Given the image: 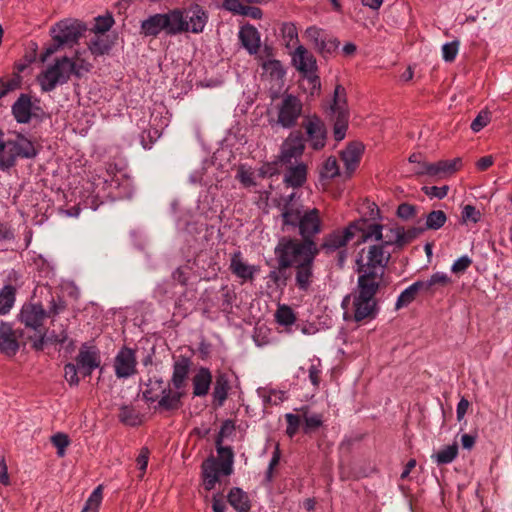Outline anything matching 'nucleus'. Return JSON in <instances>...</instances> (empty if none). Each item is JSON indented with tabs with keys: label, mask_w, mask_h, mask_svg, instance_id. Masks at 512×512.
<instances>
[{
	"label": "nucleus",
	"mask_w": 512,
	"mask_h": 512,
	"mask_svg": "<svg viewBox=\"0 0 512 512\" xmlns=\"http://www.w3.org/2000/svg\"><path fill=\"white\" fill-rule=\"evenodd\" d=\"M150 451L147 447H143L140 450V453L136 459L137 465L139 466V469L142 471L140 478L144 476V473L146 471L148 460H149Z\"/></svg>",
	"instance_id": "774afa93"
},
{
	"label": "nucleus",
	"mask_w": 512,
	"mask_h": 512,
	"mask_svg": "<svg viewBox=\"0 0 512 512\" xmlns=\"http://www.w3.org/2000/svg\"><path fill=\"white\" fill-rule=\"evenodd\" d=\"M263 69L275 80H281L285 75V70L279 60H269L264 62Z\"/></svg>",
	"instance_id": "8fccbe9b"
},
{
	"label": "nucleus",
	"mask_w": 512,
	"mask_h": 512,
	"mask_svg": "<svg viewBox=\"0 0 512 512\" xmlns=\"http://www.w3.org/2000/svg\"><path fill=\"white\" fill-rule=\"evenodd\" d=\"M274 254L283 268H291L305 260H315L318 256L317 244L314 240H302L283 236L279 239Z\"/></svg>",
	"instance_id": "f03ea898"
},
{
	"label": "nucleus",
	"mask_w": 512,
	"mask_h": 512,
	"mask_svg": "<svg viewBox=\"0 0 512 512\" xmlns=\"http://www.w3.org/2000/svg\"><path fill=\"white\" fill-rule=\"evenodd\" d=\"M416 215V207L409 203H402L397 208V216L401 219L408 220Z\"/></svg>",
	"instance_id": "69168bd1"
},
{
	"label": "nucleus",
	"mask_w": 512,
	"mask_h": 512,
	"mask_svg": "<svg viewBox=\"0 0 512 512\" xmlns=\"http://www.w3.org/2000/svg\"><path fill=\"white\" fill-rule=\"evenodd\" d=\"M302 101L295 95L285 94L277 105V123L283 128H293L302 114Z\"/></svg>",
	"instance_id": "f8f14e48"
},
{
	"label": "nucleus",
	"mask_w": 512,
	"mask_h": 512,
	"mask_svg": "<svg viewBox=\"0 0 512 512\" xmlns=\"http://www.w3.org/2000/svg\"><path fill=\"white\" fill-rule=\"evenodd\" d=\"M184 395V391L176 390L172 386L166 384L165 388L161 390L159 399L156 401L157 405L154 409L160 412L177 411L182 407V398Z\"/></svg>",
	"instance_id": "6ab92c4d"
},
{
	"label": "nucleus",
	"mask_w": 512,
	"mask_h": 512,
	"mask_svg": "<svg viewBox=\"0 0 512 512\" xmlns=\"http://www.w3.org/2000/svg\"><path fill=\"white\" fill-rule=\"evenodd\" d=\"M16 288L12 285H5L0 291V314H6L15 302Z\"/></svg>",
	"instance_id": "a19ab883"
},
{
	"label": "nucleus",
	"mask_w": 512,
	"mask_h": 512,
	"mask_svg": "<svg viewBox=\"0 0 512 512\" xmlns=\"http://www.w3.org/2000/svg\"><path fill=\"white\" fill-rule=\"evenodd\" d=\"M373 277H358L353 295V318L356 322L365 319H374L378 313V304L375 298L380 289L381 282L372 281Z\"/></svg>",
	"instance_id": "20e7f679"
},
{
	"label": "nucleus",
	"mask_w": 512,
	"mask_h": 512,
	"mask_svg": "<svg viewBox=\"0 0 512 512\" xmlns=\"http://www.w3.org/2000/svg\"><path fill=\"white\" fill-rule=\"evenodd\" d=\"M458 456V445L453 443L438 452L432 454L431 458L437 465H446L452 463Z\"/></svg>",
	"instance_id": "e433bc0d"
},
{
	"label": "nucleus",
	"mask_w": 512,
	"mask_h": 512,
	"mask_svg": "<svg viewBox=\"0 0 512 512\" xmlns=\"http://www.w3.org/2000/svg\"><path fill=\"white\" fill-rule=\"evenodd\" d=\"M166 386L162 378L149 379L146 389L143 391V398L150 403H154L159 399L161 390Z\"/></svg>",
	"instance_id": "c9c22d12"
},
{
	"label": "nucleus",
	"mask_w": 512,
	"mask_h": 512,
	"mask_svg": "<svg viewBox=\"0 0 512 512\" xmlns=\"http://www.w3.org/2000/svg\"><path fill=\"white\" fill-rule=\"evenodd\" d=\"M229 269L237 278L243 282L252 281L255 274L259 272V267L255 265H249L244 262L242 253L236 251L232 254L230 259Z\"/></svg>",
	"instance_id": "5701e85b"
},
{
	"label": "nucleus",
	"mask_w": 512,
	"mask_h": 512,
	"mask_svg": "<svg viewBox=\"0 0 512 512\" xmlns=\"http://www.w3.org/2000/svg\"><path fill=\"white\" fill-rule=\"evenodd\" d=\"M331 110L336 115L333 128L334 139L339 142L345 138L349 115L346 107V92L342 85L335 87Z\"/></svg>",
	"instance_id": "9b49d317"
},
{
	"label": "nucleus",
	"mask_w": 512,
	"mask_h": 512,
	"mask_svg": "<svg viewBox=\"0 0 512 512\" xmlns=\"http://www.w3.org/2000/svg\"><path fill=\"white\" fill-rule=\"evenodd\" d=\"M305 150V140L300 131H294L284 140L281 147V162L292 164L293 160L300 158Z\"/></svg>",
	"instance_id": "2eb2a0df"
},
{
	"label": "nucleus",
	"mask_w": 512,
	"mask_h": 512,
	"mask_svg": "<svg viewBox=\"0 0 512 512\" xmlns=\"http://www.w3.org/2000/svg\"><path fill=\"white\" fill-rule=\"evenodd\" d=\"M471 264L472 259L469 256H461L452 264L451 271L455 274L463 273L470 267Z\"/></svg>",
	"instance_id": "e2e57ef3"
},
{
	"label": "nucleus",
	"mask_w": 512,
	"mask_h": 512,
	"mask_svg": "<svg viewBox=\"0 0 512 512\" xmlns=\"http://www.w3.org/2000/svg\"><path fill=\"white\" fill-rule=\"evenodd\" d=\"M309 372V380L315 388H318L321 382V363L320 360H317L316 363H312L308 369Z\"/></svg>",
	"instance_id": "052dcab7"
},
{
	"label": "nucleus",
	"mask_w": 512,
	"mask_h": 512,
	"mask_svg": "<svg viewBox=\"0 0 512 512\" xmlns=\"http://www.w3.org/2000/svg\"><path fill=\"white\" fill-rule=\"evenodd\" d=\"M75 362L83 377L90 376L93 370L101 364L100 353L95 347H89L84 344L81 346Z\"/></svg>",
	"instance_id": "f3484780"
},
{
	"label": "nucleus",
	"mask_w": 512,
	"mask_h": 512,
	"mask_svg": "<svg viewBox=\"0 0 512 512\" xmlns=\"http://www.w3.org/2000/svg\"><path fill=\"white\" fill-rule=\"evenodd\" d=\"M47 316L41 304L27 303L22 306L19 314L20 321L34 330L43 329V321Z\"/></svg>",
	"instance_id": "412c9836"
},
{
	"label": "nucleus",
	"mask_w": 512,
	"mask_h": 512,
	"mask_svg": "<svg viewBox=\"0 0 512 512\" xmlns=\"http://www.w3.org/2000/svg\"><path fill=\"white\" fill-rule=\"evenodd\" d=\"M462 221H472L477 223L480 220L481 214L473 205H466L462 210Z\"/></svg>",
	"instance_id": "0e129e2a"
},
{
	"label": "nucleus",
	"mask_w": 512,
	"mask_h": 512,
	"mask_svg": "<svg viewBox=\"0 0 512 512\" xmlns=\"http://www.w3.org/2000/svg\"><path fill=\"white\" fill-rule=\"evenodd\" d=\"M22 77L19 73H14L10 78L0 77V100L21 87Z\"/></svg>",
	"instance_id": "79ce46f5"
},
{
	"label": "nucleus",
	"mask_w": 512,
	"mask_h": 512,
	"mask_svg": "<svg viewBox=\"0 0 512 512\" xmlns=\"http://www.w3.org/2000/svg\"><path fill=\"white\" fill-rule=\"evenodd\" d=\"M300 411L304 420L303 432L305 434H310L323 425V416L317 413L310 414L308 406L301 407Z\"/></svg>",
	"instance_id": "f704fd0d"
},
{
	"label": "nucleus",
	"mask_w": 512,
	"mask_h": 512,
	"mask_svg": "<svg viewBox=\"0 0 512 512\" xmlns=\"http://www.w3.org/2000/svg\"><path fill=\"white\" fill-rule=\"evenodd\" d=\"M235 430V425L232 420H225L220 428V431L218 432L215 440V445L219 446L222 445L223 439L225 437L230 436Z\"/></svg>",
	"instance_id": "bf43d9fd"
},
{
	"label": "nucleus",
	"mask_w": 512,
	"mask_h": 512,
	"mask_svg": "<svg viewBox=\"0 0 512 512\" xmlns=\"http://www.w3.org/2000/svg\"><path fill=\"white\" fill-rule=\"evenodd\" d=\"M305 128L307 141L313 150L319 151L326 145L327 130L324 122L317 116H309L303 122Z\"/></svg>",
	"instance_id": "4468645a"
},
{
	"label": "nucleus",
	"mask_w": 512,
	"mask_h": 512,
	"mask_svg": "<svg viewBox=\"0 0 512 512\" xmlns=\"http://www.w3.org/2000/svg\"><path fill=\"white\" fill-rule=\"evenodd\" d=\"M78 366L74 363H67L64 366V377L70 386H77L80 382Z\"/></svg>",
	"instance_id": "6e6d98bb"
},
{
	"label": "nucleus",
	"mask_w": 512,
	"mask_h": 512,
	"mask_svg": "<svg viewBox=\"0 0 512 512\" xmlns=\"http://www.w3.org/2000/svg\"><path fill=\"white\" fill-rule=\"evenodd\" d=\"M491 121V114L487 110H482L478 113L472 121L470 128L473 132L477 133L486 127Z\"/></svg>",
	"instance_id": "864d4df0"
},
{
	"label": "nucleus",
	"mask_w": 512,
	"mask_h": 512,
	"mask_svg": "<svg viewBox=\"0 0 512 512\" xmlns=\"http://www.w3.org/2000/svg\"><path fill=\"white\" fill-rule=\"evenodd\" d=\"M102 499L103 487L102 485H99L90 494L81 512H99Z\"/></svg>",
	"instance_id": "c03bdc74"
},
{
	"label": "nucleus",
	"mask_w": 512,
	"mask_h": 512,
	"mask_svg": "<svg viewBox=\"0 0 512 512\" xmlns=\"http://www.w3.org/2000/svg\"><path fill=\"white\" fill-rule=\"evenodd\" d=\"M242 46L249 54H256L260 48V33L252 25L243 26L239 31Z\"/></svg>",
	"instance_id": "c85d7f7f"
},
{
	"label": "nucleus",
	"mask_w": 512,
	"mask_h": 512,
	"mask_svg": "<svg viewBox=\"0 0 512 512\" xmlns=\"http://www.w3.org/2000/svg\"><path fill=\"white\" fill-rule=\"evenodd\" d=\"M423 192L429 197H435L438 199H443L447 196L449 187L447 185L438 187V186H425L422 188Z\"/></svg>",
	"instance_id": "680f3d73"
},
{
	"label": "nucleus",
	"mask_w": 512,
	"mask_h": 512,
	"mask_svg": "<svg viewBox=\"0 0 512 512\" xmlns=\"http://www.w3.org/2000/svg\"><path fill=\"white\" fill-rule=\"evenodd\" d=\"M422 286V281L418 280L402 291L397 298L395 309L399 310L411 304L416 299L418 292L423 291Z\"/></svg>",
	"instance_id": "473e14b6"
},
{
	"label": "nucleus",
	"mask_w": 512,
	"mask_h": 512,
	"mask_svg": "<svg viewBox=\"0 0 512 512\" xmlns=\"http://www.w3.org/2000/svg\"><path fill=\"white\" fill-rule=\"evenodd\" d=\"M219 467L215 464V461H212L210 465H203V476H204V486L206 490H211L215 487V484L219 480Z\"/></svg>",
	"instance_id": "37998d69"
},
{
	"label": "nucleus",
	"mask_w": 512,
	"mask_h": 512,
	"mask_svg": "<svg viewBox=\"0 0 512 512\" xmlns=\"http://www.w3.org/2000/svg\"><path fill=\"white\" fill-rule=\"evenodd\" d=\"M72 66H70V58L63 56L57 58L52 65L41 72L37 81L43 92H51L58 85L66 84L72 75Z\"/></svg>",
	"instance_id": "1a4fd4ad"
},
{
	"label": "nucleus",
	"mask_w": 512,
	"mask_h": 512,
	"mask_svg": "<svg viewBox=\"0 0 512 512\" xmlns=\"http://www.w3.org/2000/svg\"><path fill=\"white\" fill-rule=\"evenodd\" d=\"M219 461L215 464L219 467L222 474L228 476L233 472L234 452L230 446H216Z\"/></svg>",
	"instance_id": "2f4dec72"
},
{
	"label": "nucleus",
	"mask_w": 512,
	"mask_h": 512,
	"mask_svg": "<svg viewBox=\"0 0 512 512\" xmlns=\"http://www.w3.org/2000/svg\"><path fill=\"white\" fill-rule=\"evenodd\" d=\"M16 331L10 323L0 321V352L8 357L15 356L19 351Z\"/></svg>",
	"instance_id": "4be33fe9"
},
{
	"label": "nucleus",
	"mask_w": 512,
	"mask_h": 512,
	"mask_svg": "<svg viewBox=\"0 0 512 512\" xmlns=\"http://www.w3.org/2000/svg\"><path fill=\"white\" fill-rule=\"evenodd\" d=\"M4 133L0 129V169L8 170L15 166L18 158L31 159L37 155L33 142L21 133L13 139L3 140Z\"/></svg>",
	"instance_id": "423d86ee"
},
{
	"label": "nucleus",
	"mask_w": 512,
	"mask_h": 512,
	"mask_svg": "<svg viewBox=\"0 0 512 512\" xmlns=\"http://www.w3.org/2000/svg\"><path fill=\"white\" fill-rule=\"evenodd\" d=\"M363 150L364 147L360 142H352L342 151L341 159L349 175H351L359 165Z\"/></svg>",
	"instance_id": "cd10ccee"
},
{
	"label": "nucleus",
	"mask_w": 512,
	"mask_h": 512,
	"mask_svg": "<svg viewBox=\"0 0 512 512\" xmlns=\"http://www.w3.org/2000/svg\"><path fill=\"white\" fill-rule=\"evenodd\" d=\"M447 217L442 210H433L426 217V229L438 230L444 226Z\"/></svg>",
	"instance_id": "49530a36"
},
{
	"label": "nucleus",
	"mask_w": 512,
	"mask_h": 512,
	"mask_svg": "<svg viewBox=\"0 0 512 512\" xmlns=\"http://www.w3.org/2000/svg\"><path fill=\"white\" fill-rule=\"evenodd\" d=\"M289 268H283L280 261H277V267L268 273L267 278L273 285L278 289H284L290 278V274L287 272Z\"/></svg>",
	"instance_id": "58836bf2"
},
{
	"label": "nucleus",
	"mask_w": 512,
	"mask_h": 512,
	"mask_svg": "<svg viewBox=\"0 0 512 512\" xmlns=\"http://www.w3.org/2000/svg\"><path fill=\"white\" fill-rule=\"evenodd\" d=\"M212 383V373L207 367H200L192 379L193 395L197 397L206 396Z\"/></svg>",
	"instance_id": "c756f323"
},
{
	"label": "nucleus",
	"mask_w": 512,
	"mask_h": 512,
	"mask_svg": "<svg viewBox=\"0 0 512 512\" xmlns=\"http://www.w3.org/2000/svg\"><path fill=\"white\" fill-rule=\"evenodd\" d=\"M115 21L112 14L100 15L95 18V24L91 31L95 34H105L114 25Z\"/></svg>",
	"instance_id": "de8ad7c7"
},
{
	"label": "nucleus",
	"mask_w": 512,
	"mask_h": 512,
	"mask_svg": "<svg viewBox=\"0 0 512 512\" xmlns=\"http://www.w3.org/2000/svg\"><path fill=\"white\" fill-rule=\"evenodd\" d=\"M118 418L120 422L128 426L134 427L141 424L140 414L131 405H122L119 408Z\"/></svg>",
	"instance_id": "ea45409f"
},
{
	"label": "nucleus",
	"mask_w": 512,
	"mask_h": 512,
	"mask_svg": "<svg viewBox=\"0 0 512 512\" xmlns=\"http://www.w3.org/2000/svg\"><path fill=\"white\" fill-rule=\"evenodd\" d=\"M173 11L156 13L141 22L140 32L144 36L157 37L161 32L167 36H176Z\"/></svg>",
	"instance_id": "9d476101"
},
{
	"label": "nucleus",
	"mask_w": 512,
	"mask_h": 512,
	"mask_svg": "<svg viewBox=\"0 0 512 512\" xmlns=\"http://www.w3.org/2000/svg\"><path fill=\"white\" fill-rule=\"evenodd\" d=\"M459 41L454 40L445 43L442 47L443 59L446 62H453L458 54Z\"/></svg>",
	"instance_id": "4d7b16f0"
},
{
	"label": "nucleus",
	"mask_w": 512,
	"mask_h": 512,
	"mask_svg": "<svg viewBox=\"0 0 512 512\" xmlns=\"http://www.w3.org/2000/svg\"><path fill=\"white\" fill-rule=\"evenodd\" d=\"M227 501L237 512H248L251 508L248 494L239 487L230 489Z\"/></svg>",
	"instance_id": "7c9ffc66"
},
{
	"label": "nucleus",
	"mask_w": 512,
	"mask_h": 512,
	"mask_svg": "<svg viewBox=\"0 0 512 512\" xmlns=\"http://www.w3.org/2000/svg\"><path fill=\"white\" fill-rule=\"evenodd\" d=\"M51 443L56 447L58 457H64L66 448L70 444V439L67 434L58 432L51 436Z\"/></svg>",
	"instance_id": "603ef678"
},
{
	"label": "nucleus",
	"mask_w": 512,
	"mask_h": 512,
	"mask_svg": "<svg viewBox=\"0 0 512 512\" xmlns=\"http://www.w3.org/2000/svg\"><path fill=\"white\" fill-rule=\"evenodd\" d=\"M33 103L29 94L21 93L11 107V113L19 124H27L33 116Z\"/></svg>",
	"instance_id": "b1692460"
},
{
	"label": "nucleus",
	"mask_w": 512,
	"mask_h": 512,
	"mask_svg": "<svg viewBox=\"0 0 512 512\" xmlns=\"http://www.w3.org/2000/svg\"><path fill=\"white\" fill-rule=\"evenodd\" d=\"M409 162L415 164L414 173L416 175H427V173H420L423 166H429L430 163L424 161V157L421 153H413L409 156Z\"/></svg>",
	"instance_id": "338daca9"
},
{
	"label": "nucleus",
	"mask_w": 512,
	"mask_h": 512,
	"mask_svg": "<svg viewBox=\"0 0 512 512\" xmlns=\"http://www.w3.org/2000/svg\"><path fill=\"white\" fill-rule=\"evenodd\" d=\"M86 29V25L76 19H64L54 24L50 29L53 43L44 48L41 61L45 62L64 46L72 47L78 43Z\"/></svg>",
	"instance_id": "39448f33"
},
{
	"label": "nucleus",
	"mask_w": 512,
	"mask_h": 512,
	"mask_svg": "<svg viewBox=\"0 0 512 512\" xmlns=\"http://www.w3.org/2000/svg\"><path fill=\"white\" fill-rule=\"evenodd\" d=\"M232 373L225 370H217L215 372V381L213 384L212 404L215 408L222 407L229 397L232 389L231 385Z\"/></svg>",
	"instance_id": "a211bd4d"
},
{
	"label": "nucleus",
	"mask_w": 512,
	"mask_h": 512,
	"mask_svg": "<svg viewBox=\"0 0 512 512\" xmlns=\"http://www.w3.org/2000/svg\"><path fill=\"white\" fill-rule=\"evenodd\" d=\"M285 419L287 422L286 434L289 437H293L299 429L300 422H301V416L292 414V413H288L285 415Z\"/></svg>",
	"instance_id": "13d9d810"
},
{
	"label": "nucleus",
	"mask_w": 512,
	"mask_h": 512,
	"mask_svg": "<svg viewBox=\"0 0 512 512\" xmlns=\"http://www.w3.org/2000/svg\"><path fill=\"white\" fill-rule=\"evenodd\" d=\"M461 165V159L440 160L436 163H430L429 166H423L420 173H427L428 176L444 177L455 173Z\"/></svg>",
	"instance_id": "a878e982"
},
{
	"label": "nucleus",
	"mask_w": 512,
	"mask_h": 512,
	"mask_svg": "<svg viewBox=\"0 0 512 512\" xmlns=\"http://www.w3.org/2000/svg\"><path fill=\"white\" fill-rule=\"evenodd\" d=\"M70 66H72V75L78 79L82 78L84 73H88L92 69L91 63L78 56L75 59L70 58Z\"/></svg>",
	"instance_id": "3c124183"
},
{
	"label": "nucleus",
	"mask_w": 512,
	"mask_h": 512,
	"mask_svg": "<svg viewBox=\"0 0 512 512\" xmlns=\"http://www.w3.org/2000/svg\"><path fill=\"white\" fill-rule=\"evenodd\" d=\"M112 45L113 43L108 36L96 34V36L90 40L88 48L92 55L98 57L108 54L112 49Z\"/></svg>",
	"instance_id": "72a5a7b5"
},
{
	"label": "nucleus",
	"mask_w": 512,
	"mask_h": 512,
	"mask_svg": "<svg viewBox=\"0 0 512 512\" xmlns=\"http://www.w3.org/2000/svg\"><path fill=\"white\" fill-rule=\"evenodd\" d=\"M172 11L176 35L188 32L202 33L209 19L207 11L199 4L175 8Z\"/></svg>",
	"instance_id": "6e6552de"
},
{
	"label": "nucleus",
	"mask_w": 512,
	"mask_h": 512,
	"mask_svg": "<svg viewBox=\"0 0 512 512\" xmlns=\"http://www.w3.org/2000/svg\"><path fill=\"white\" fill-rule=\"evenodd\" d=\"M314 262L315 260H305L293 266L295 287L304 293L310 291L314 282Z\"/></svg>",
	"instance_id": "aec40b11"
},
{
	"label": "nucleus",
	"mask_w": 512,
	"mask_h": 512,
	"mask_svg": "<svg viewBox=\"0 0 512 512\" xmlns=\"http://www.w3.org/2000/svg\"><path fill=\"white\" fill-rule=\"evenodd\" d=\"M366 218H359L351 221L347 226L342 229H335L330 233L324 235L321 244L317 245L318 254L322 251L326 255H330L336 251L346 249L347 244L356 236L361 238V241H368L371 238L378 237L376 235V228L368 231L364 228Z\"/></svg>",
	"instance_id": "7ed1b4c3"
},
{
	"label": "nucleus",
	"mask_w": 512,
	"mask_h": 512,
	"mask_svg": "<svg viewBox=\"0 0 512 512\" xmlns=\"http://www.w3.org/2000/svg\"><path fill=\"white\" fill-rule=\"evenodd\" d=\"M191 367V361L188 357L181 356L173 364V373L170 381L167 385L172 386L176 390H181L186 387L189 371Z\"/></svg>",
	"instance_id": "393cba45"
},
{
	"label": "nucleus",
	"mask_w": 512,
	"mask_h": 512,
	"mask_svg": "<svg viewBox=\"0 0 512 512\" xmlns=\"http://www.w3.org/2000/svg\"><path fill=\"white\" fill-rule=\"evenodd\" d=\"M275 318L277 323L282 326H290L296 321V315L293 309L285 304L278 306L275 313Z\"/></svg>",
	"instance_id": "a18cd8bd"
},
{
	"label": "nucleus",
	"mask_w": 512,
	"mask_h": 512,
	"mask_svg": "<svg viewBox=\"0 0 512 512\" xmlns=\"http://www.w3.org/2000/svg\"><path fill=\"white\" fill-rule=\"evenodd\" d=\"M282 226L297 227L302 240H314L321 233L323 223L317 208L306 211L289 208L282 214Z\"/></svg>",
	"instance_id": "0eeeda50"
},
{
	"label": "nucleus",
	"mask_w": 512,
	"mask_h": 512,
	"mask_svg": "<svg viewBox=\"0 0 512 512\" xmlns=\"http://www.w3.org/2000/svg\"><path fill=\"white\" fill-rule=\"evenodd\" d=\"M451 283L452 280L447 274L436 272L432 274L428 280L422 281V288L423 292L433 294L436 286L445 287Z\"/></svg>",
	"instance_id": "4c0bfd02"
},
{
	"label": "nucleus",
	"mask_w": 512,
	"mask_h": 512,
	"mask_svg": "<svg viewBox=\"0 0 512 512\" xmlns=\"http://www.w3.org/2000/svg\"><path fill=\"white\" fill-rule=\"evenodd\" d=\"M293 63L296 69L309 79L313 87L320 86V79L315 74L317 70L316 59L304 46L300 45L295 49Z\"/></svg>",
	"instance_id": "ddd939ff"
},
{
	"label": "nucleus",
	"mask_w": 512,
	"mask_h": 512,
	"mask_svg": "<svg viewBox=\"0 0 512 512\" xmlns=\"http://www.w3.org/2000/svg\"><path fill=\"white\" fill-rule=\"evenodd\" d=\"M368 231L376 228V235L368 241L358 238L356 245L365 246L358 252L356 259L358 277H373L372 281L383 282L385 270L391 258L390 246L403 247L406 244L405 229L403 227L390 228L389 234L384 235V225L366 219L364 226Z\"/></svg>",
	"instance_id": "f257e3e1"
},
{
	"label": "nucleus",
	"mask_w": 512,
	"mask_h": 512,
	"mask_svg": "<svg viewBox=\"0 0 512 512\" xmlns=\"http://www.w3.org/2000/svg\"><path fill=\"white\" fill-rule=\"evenodd\" d=\"M136 355L135 351L126 346L122 347L114 359V370L117 378H128L136 372Z\"/></svg>",
	"instance_id": "dca6fc26"
},
{
	"label": "nucleus",
	"mask_w": 512,
	"mask_h": 512,
	"mask_svg": "<svg viewBox=\"0 0 512 512\" xmlns=\"http://www.w3.org/2000/svg\"><path fill=\"white\" fill-rule=\"evenodd\" d=\"M340 42L336 38H328L326 35L322 38L320 43L316 46L321 54H332L339 47Z\"/></svg>",
	"instance_id": "5fc2aeb1"
},
{
	"label": "nucleus",
	"mask_w": 512,
	"mask_h": 512,
	"mask_svg": "<svg viewBox=\"0 0 512 512\" xmlns=\"http://www.w3.org/2000/svg\"><path fill=\"white\" fill-rule=\"evenodd\" d=\"M339 175V166L335 157H328L320 170L321 179H333Z\"/></svg>",
	"instance_id": "09e8293b"
},
{
	"label": "nucleus",
	"mask_w": 512,
	"mask_h": 512,
	"mask_svg": "<svg viewBox=\"0 0 512 512\" xmlns=\"http://www.w3.org/2000/svg\"><path fill=\"white\" fill-rule=\"evenodd\" d=\"M307 180V165L303 162L297 165H290L283 178V182L287 187H302Z\"/></svg>",
	"instance_id": "bb28decb"
}]
</instances>
